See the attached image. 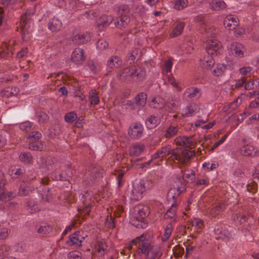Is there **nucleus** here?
Listing matches in <instances>:
<instances>
[{
  "label": "nucleus",
  "mask_w": 259,
  "mask_h": 259,
  "mask_svg": "<svg viewBox=\"0 0 259 259\" xmlns=\"http://www.w3.org/2000/svg\"><path fill=\"white\" fill-rule=\"evenodd\" d=\"M133 245L137 246L139 255L145 254L147 259H160L162 255L160 246L152 244L150 240L144 234L137 237L128 243L129 250L132 249Z\"/></svg>",
  "instance_id": "f257e3e1"
},
{
  "label": "nucleus",
  "mask_w": 259,
  "mask_h": 259,
  "mask_svg": "<svg viewBox=\"0 0 259 259\" xmlns=\"http://www.w3.org/2000/svg\"><path fill=\"white\" fill-rule=\"evenodd\" d=\"M194 153L187 149H171L169 145L160 148L157 151L152 155L153 159H166L171 161L185 164L187 162Z\"/></svg>",
  "instance_id": "f03ea898"
},
{
  "label": "nucleus",
  "mask_w": 259,
  "mask_h": 259,
  "mask_svg": "<svg viewBox=\"0 0 259 259\" xmlns=\"http://www.w3.org/2000/svg\"><path fill=\"white\" fill-rule=\"evenodd\" d=\"M149 211L147 206L137 205L134 208L133 219L132 224L137 228H144L147 227V223L145 219L149 214Z\"/></svg>",
  "instance_id": "7ed1b4c3"
},
{
  "label": "nucleus",
  "mask_w": 259,
  "mask_h": 259,
  "mask_svg": "<svg viewBox=\"0 0 259 259\" xmlns=\"http://www.w3.org/2000/svg\"><path fill=\"white\" fill-rule=\"evenodd\" d=\"M225 208L224 201L219 200L212 204L211 207L208 210L207 214L211 219H219Z\"/></svg>",
  "instance_id": "20e7f679"
},
{
  "label": "nucleus",
  "mask_w": 259,
  "mask_h": 259,
  "mask_svg": "<svg viewBox=\"0 0 259 259\" xmlns=\"http://www.w3.org/2000/svg\"><path fill=\"white\" fill-rule=\"evenodd\" d=\"M145 191V184L140 182L134 184L132 189L128 193H130V198L131 200L138 201L143 197Z\"/></svg>",
  "instance_id": "39448f33"
},
{
  "label": "nucleus",
  "mask_w": 259,
  "mask_h": 259,
  "mask_svg": "<svg viewBox=\"0 0 259 259\" xmlns=\"http://www.w3.org/2000/svg\"><path fill=\"white\" fill-rule=\"evenodd\" d=\"M30 19L27 14L22 15L21 17L19 26L21 29L22 38L24 41L28 40L30 38V33L28 30L30 25Z\"/></svg>",
  "instance_id": "423d86ee"
},
{
  "label": "nucleus",
  "mask_w": 259,
  "mask_h": 259,
  "mask_svg": "<svg viewBox=\"0 0 259 259\" xmlns=\"http://www.w3.org/2000/svg\"><path fill=\"white\" fill-rule=\"evenodd\" d=\"M144 128L139 122H136L131 125L128 129V134L132 139H139L143 134Z\"/></svg>",
  "instance_id": "0eeeda50"
},
{
  "label": "nucleus",
  "mask_w": 259,
  "mask_h": 259,
  "mask_svg": "<svg viewBox=\"0 0 259 259\" xmlns=\"http://www.w3.org/2000/svg\"><path fill=\"white\" fill-rule=\"evenodd\" d=\"M221 44L219 41L215 39L208 40L206 46V51L211 56L217 55L220 53Z\"/></svg>",
  "instance_id": "6e6552de"
},
{
  "label": "nucleus",
  "mask_w": 259,
  "mask_h": 259,
  "mask_svg": "<svg viewBox=\"0 0 259 259\" xmlns=\"http://www.w3.org/2000/svg\"><path fill=\"white\" fill-rule=\"evenodd\" d=\"M91 36L88 32H80L74 34L72 38V42L78 45L87 43L91 40Z\"/></svg>",
  "instance_id": "1a4fd4ad"
},
{
  "label": "nucleus",
  "mask_w": 259,
  "mask_h": 259,
  "mask_svg": "<svg viewBox=\"0 0 259 259\" xmlns=\"http://www.w3.org/2000/svg\"><path fill=\"white\" fill-rule=\"evenodd\" d=\"M231 52L233 55L236 57H244L246 53L245 47L240 43L236 42L232 43L230 47Z\"/></svg>",
  "instance_id": "9d476101"
},
{
  "label": "nucleus",
  "mask_w": 259,
  "mask_h": 259,
  "mask_svg": "<svg viewBox=\"0 0 259 259\" xmlns=\"http://www.w3.org/2000/svg\"><path fill=\"white\" fill-rule=\"evenodd\" d=\"M180 203V200H175L174 202H172L170 208L167 210L164 215V219H174L175 222L177 221L178 217H177V210L178 208Z\"/></svg>",
  "instance_id": "9b49d317"
},
{
  "label": "nucleus",
  "mask_w": 259,
  "mask_h": 259,
  "mask_svg": "<svg viewBox=\"0 0 259 259\" xmlns=\"http://www.w3.org/2000/svg\"><path fill=\"white\" fill-rule=\"evenodd\" d=\"M86 56L84 50L81 48H75L72 53L71 59L76 64H82L85 60Z\"/></svg>",
  "instance_id": "f8f14e48"
},
{
  "label": "nucleus",
  "mask_w": 259,
  "mask_h": 259,
  "mask_svg": "<svg viewBox=\"0 0 259 259\" xmlns=\"http://www.w3.org/2000/svg\"><path fill=\"white\" fill-rule=\"evenodd\" d=\"M177 145L185 148H193L195 147V142L192 137H178L175 139Z\"/></svg>",
  "instance_id": "ddd939ff"
},
{
  "label": "nucleus",
  "mask_w": 259,
  "mask_h": 259,
  "mask_svg": "<svg viewBox=\"0 0 259 259\" xmlns=\"http://www.w3.org/2000/svg\"><path fill=\"white\" fill-rule=\"evenodd\" d=\"M239 20L234 15H229L226 17L224 21V25L228 30H233L239 25Z\"/></svg>",
  "instance_id": "4468645a"
},
{
  "label": "nucleus",
  "mask_w": 259,
  "mask_h": 259,
  "mask_svg": "<svg viewBox=\"0 0 259 259\" xmlns=\"http://www.w3.org/2000/svg\"><path fill=\"white\" fill-rule=\"evenodd\" d=\"M200 90L195 87L187 89L183 94V98L188 101L198 99L200 96Z\"/></svg>",
  "instance_id": "2eb2a0df"
},
{
  "label": "nucleus",
  "mask_w": 259,
  "mask_h": 259,
  "mask_svg": "<svg viewBox=\"0 0 259 259\" xmlns=\"http://www.w3.org/2000/svg\"><path fill=\"white\" fill-rule=\"evenodd\" d=\"M122 61L117 56H112L107 62V69L108 72H111L114 68H118L121 66Z\"/></svg>",
  "instance_id": "dca6fc26"
},
{
  "label": "nucleus",
  "mask_w": 259,
  "mask_h": 259,
  "mask_svg": "<svg viewBox=\"0 0 259 259\" xmlns=\"http://www.w3.org/2000/svg\"><path fill=\"white\" fill-rule=\"evenodd\" d=\"M79 231L74 233L69 237V239L67 241V243L70 246H75L76 247H80L82 240H84V237H82L80 235Z\"/></svg>",
  "instance_id": "f3484780"
},
{
  "label": "nucleus",
  "mask_w": 259,
  "mask_h": 259,
  "mask_svg": "<svg viewBox=\"0 0 259 259\" xmlns=\"http://www.w3.org/2000/svg\"><path fill=\"white\" fill-rule=\"evenodd\" d=\"M250 215V214L244 208H242L236 213L234 217V220L237 223L242 224L248 221Z\"/></svg>",
  "instance_id": "a211bd4d"
},
{
  "label": "nucleus",
  "mask_w": 259,
  "mask_h": 259,
  "mask_svg": "<svg viewBox=\"0 0 259 259\" xmlns=\"http://www.w3.org/2000/svg\"><path fill=\"white\" fill-rule=\"evenodd\" d=\"M114 18L111 15H102L96 22V26L99 30L107 27L113 21Z\"/></svg>",
  "instance_id": "6ab92c4d"
},
{
  "label": "nucleus",
  "mask_w": 259,
  "mask_h": 259,
  "mask_svg": "<svg viewBox=\"0 0 259 259\" xmlns=\"http://www.w3.org/2000/svg\"><path fill=\"white\" fill-rule=\"evenodd\" d=\"M185 190L184 187H179L171 188L167 193V198L169 201L172 199V202L175 200H180L179 197L181 193Z\"/></svg>",
  "instance_id": "aec40b11"
},
{
  "label": "nucleus",
  "mask_w": 259,
  "mask_h": 259,
  "mask_svg": "<svg viewBox=\"0 0 259 259\" xmlns=\"http://www.w3.org/2000/svg\"><path fill=\"white\" fill-rule=\"evenodd\" d=\"M258 150L252 145H246L242 147L240 149L241 155L245 156L254 157L257 155Z\"/></svg>",
  "instance_id": "412c9836"
},
{
  "label": "nucleus",
  "mask_w": 259,
  "mask_h": 259,
  "mask_svg": "<svg viewBox=\"0 0 259 259\" xmlns=\"http://www.w3.org/2000/svg\"><path fill=\"white\" fill-rule=\"evenodd\" d=\"M117 78L121 81L133 79L132 68H125L121 70L117 75Z\"/></svg>",
  "instance_id": "4be33fe9"
},
{
  "label": "nucleus",
  "mask_w": 259,
  "mask_h": 259,
  "mask_svg": "<svg viewBox=\"0 0 259 259\" xmlns=\"http://www.w3.org/2000/svg\"><path fill=\"white\" fill-rule=\"evenodd\" d=\"M132 74H133V79L137 81L143 80L146 76L145 71L139 66L132 68Z\"/></svg>",
  "instance_id": "5701e85b"
},
{
  "label": "nucleus",
  "mask_w": 259,
  "mask_h": 259,
  "mask_svg": "<svg viewBox=\"0 0 259 259\" xmlns=\"http://www.w3.org/2000/svg\"><path fill=\"white\" fill-rule=\"evenodd\" d=\"M145 146L143 144L136 143L133 145L129 149V154L132 156H138L144 150Z\"/></svg>",
  "instance_id": "b1692460"
},
{
  "label": "nucleus",
  "mask_w": 259,
  "mask_h": 259,
  "mask_svg": "<svg viewBox=\"0 0 259 259\" xmlns=\"http://www.w3.org/2000/svg\"><path fill=\"white\" fill-rule=\"evenodd\" d=\"M37 163L40 168L46 170H51L53 168L54 161L53 159L50 157L47 158L40 157L39 160H38Z\"/></svg>",
  "instance_id": "393cba45"
},
{
  "label": "nucleus",
  "mask_w": 259,
  "mask_h": 259,
  "mask_svg": "<svg viewBox=\"0 0 259 259\" xmlns=\"http://www.w3.org/2000/svg\"><path fill=\"white\" fill-rule=\"evenodd\" d=\"M180 98L175 96H171L165 104V107L170 110L177 108L180 105Z\"/></svg>",
  "instance_id": "a878e982"
},
{
  "label": "nucleus",
  "mask_w": 259,
  "mask_h": 259,
  "mask_svg": "<svg viewBox=\"0 0 259 259\" xmlns=\"http://www.w3.org/2000/svg\"><path fill=\"white\" fill-rule=\"evenodd\" d=\"M165 105V102L162 98L160 97H156L152 99L150 102V106L151 107L159 109L164 107Z\"/></svg>",
  "instance_id": "bb28decb"
},
{
  "label": "nucleus",
  "mask_w": 259,
  "mask_h": 259,
  "mask_svg": "<svg viewBox=\"0 0 259 259\" xmlns=\"http://www.w3.org/2000/svg\"><path fill=\"white\" fill-rule=\"evenodd\" d=\"M130 18L128 15L119 16L115 22V25L118 28L125 27L130 22Z\"/></svg>",
  "instance_id": "cd10ccee"
},
{
  "label": "nucleus",
  "mask_w": 259,
  "mask_h": 259,
  "mask_svg": "<svg viewBox=\"0 0 259 259\" xmlns=\"http://www.w3.org/2000/svg\"><path fill=\"white\" fill-rule=\"evenodd\" d=\"M160 122V118L158 116H150L146 121V124L149 128H153Z\"/></svg>",
  "instance_id": "c85d7f7f"
},
{
  "label": "nucleus",
  "mask_w": 259,
  "mask_h": 259,
  "mask_svg": "<svg viewBox=\"0 0 259 259\" xmlns=\"http://www.w3.org/2000/svg\"><path fill=\"white\" fill-rule=\"evenodd\" d=\"M62 25V22L59 19L54 18L49 23V28L53 32H57L60 30Z\"/></svg>",
  "instance_id": "c756f323"
},
{
  "label": "nucleus",
  "mask_w": 259,
  "mask_h": 259,
  "mask_svg": "<svg viewBox=\"0 0 259 259\" xmlns=\"http://www.w3.org/2000/svg\"><path fill=\"white\" fill-rule=\"evenodd\" d=\"M24 172V169L19 166H14L9 170V174L12 178L16 179L19 177Z\"/></svg>",
  "instance_id": "7c9ffc66"
},
{
  "label": "nucleus",
  "mask_w": 259,
  "mask_h": 259,
  "mask_svg": "<svg viewBox=\"0 0 259 259\" xmlns=\"http://www.w3.org/2000/svg\"><path fill=\"white\" fill-rule=\"evenodd\" d=\"M147 96L146 94L141 92L138 94L135 97L136 104L139 106V108L143 107L147 101Z\"/></svg>",
  "instance_id": "2f4dec72"
},
{
  "label": "nucleus",
  "mask_w": 259,
  "mask_h": 259,
  "mask_svg": "<svg viewBox=\"0 0 259 259\" xmlns=\"http://www.w3.org/2000/svg\"><path fill=\"white\" fill-rule=\"evenodd\" d=\"M179 130L178 126L170 125L167 128L164 137L167 139L171 138L178 134Z\"/></svg>",
  "instance_id": "473e14b6"
},
{
  "label": "nucleus",
  "mask_w": 259,
  "mask_h": 259,
  "mask_svg": "<svg viewBox=\"0 0 259 259\" xmlns=\"http://www.w3.org/2000/svg\"><path fill=\"white\" fill-rule=\"evenodd\" d=\"M183 178L188 183H192L195 178L194 171L191 169L185 170L183 172Z\"/></svg>",
  "instance_id": "72a5a7b5"
},
{
  "label": "nucleus",
  "mask_w": 259,
  "mask_h": 259,
  "mask_svg": "<svg viewBox=\"0 0 259 259\" xmlns=\"http://www.w3.org/2000/svg\"><path fill=\"white\" fill-rule=\"evenodd\" d=\"M210 8L214 11H220L226 7V4L224 1H213L210 3Z\"/></svg>",
  "instance_id": "f704fd0d"
},
{
  "label": "nucleus",
  "mask_w": 259,
  "mask_h": 259,
  "mask_svg": "<svg viewBox=\"0 0 259 259\" xmlns=\"http://www.w3.org/2000/svg\"><path fill=\"white\" fill-rule=\"evenodd\" d=\"M185 26V23L183 22H179L174 28L172 32L170 34L171 37H175L179 36L182 32Z\"/></svg>",
  "instance_id": "c9c22d12"
},
{
  "label": "nucleus",
  "mask_w": 259,
  "mask_h": 259,
  "mask_svg": "<svg viewBox=\"0 0 259 259\" xmlns=\"http://www.w3.org/2000/svg\"><path fill=\"white\" fill-rule=\"evenodd\" d=\"M197 110L195 104H190L183 109L182 115L184 117L191 116Z\"/></svg>",
  "instance_id": "e433bc0d"
},
{
  "label": "nucleus",
  "mask_w": 259,
  "mask_h": 259,
  "mask_svg": "<svg viewBox=\"0 0 259 259\" xmlns=\"http://www.w3.org/2000/svg\"><path fill=\"white\" fill-rule=\"evenodd\" d=\"M188 0H174V8L177 10H181L188 6Z\"/></svg>",
  "instance_id": "4c0bfd02"
},
{
  "label": "nucleus",
  "mask_w": 259,
  "mask_h": 259,
  "mask_svg": "<svg viewBox=\"0 0 259 259\" xmlns=\"http://www.w3.org/2000/svg\"><path fill=\"white\" fill-rule=\"evenodd\" d=\"M91 207L90 203H88L87 201L85 202V201L83 200L82 206H80L78 208V210L80 212L81 214H84V215H88L91 210Z\"/></svg>",
  "instance_id": "58836bf2"
},
{
  "label": "nucleus",
  "mask_w": 259,
  "mask_h": 259,
  "mask_svg": "<svg viewBox=\"0 0 259 259\" xmlns=\"http://www.w3.org/2000/svg\"><path fill=\"white\" fill-rule=\"evenodd\" d=\"M172 231V226L171 224H168L164 228L163 235L161 236V240L165 242L170 237Z\"/></svg>",
  "instance_id": "ea45409f"
},
{
  "label": "nucleus",
  "mask_w": 259,
  "mask_h": 259,
  "mask_svg": "<svg viewBox=\"0 0 259 259\" xmlns=\"http://www.w3.org/2000/svg\"><path fill=\"white\" fill-rule=\"evenodd\" d=\"M89 98L91 104L92 105H97L99 102V98L98 94L95 90H92L89 92Z\"/></svg>",
  "instance_id": "a19ab883"
},
{
  "label": "nucleus",
  "mask_w": 259,
  "mask_h": 259,
  "mask_svg": "<svg viewBox=\"0 0 259 259\" xmlns=\"http://www.w3.org/2000/svg\"><path fill=\"white\" fill-rule=\"evenodd\" d=\"M29 148L32 150H41L43 148V144L41 142L31 141L29 142Z\"/></svg>",
  "instance_id": "79ce46f5"
},
{
  "label": "nucleus",
  "mask_w": 259,
  "mask_h": 259,
  "mask_svg": "<svg viewBox=\"0 0 259 259\" xmlns=\"http://www.w3.org/2000/svg\"><path fill=\"white\" fill-rule=\"evenodd\" d=\"M217 31L215 27L213 26H206L205 28L204 35L207 37L212 38L214 37Z\"/></svg>",
  "instance_id": "37998d69"
},
{
  "label": "nucleus",
  "mask_w": 259,
  "mask_h": 259,
  "mask_svg": "<svg viewBox=\"0 0 259 259\" xmlns=\"http://www.w3.org/2000/svg\"><path fill=\"white\" fill-rule=\"evenodd\" d=\"M226 70V66L224 64H219L217 65L213 70L212 73L214 75L219 76L222 75Z\"/></svg>",
  "instance_id": "c03bdc74"
},
{
  "label": "nucleus",
  "mask_w": 259,
  "mask_h": 259,
  "mask_svg": "<svg viewBox=\"0 0 259 259\" xmlns=\"http://www.w3.org/2000/svg\"><path fill=\"white\" fill-rule=\"evenodd\" d=\"M34 190L33 187L29 186L22 187L20 186L18 191V195L21 196H26L29 194Z\"/></svg>",
  "instance_id": "a18cd8bd"
},
{
  "label": "nucleus",
  "mask_w": 259,
  "mask_h": 259,
  "mask_svg": "<svg viewBox=\"0 0 259 259\" xmlns=\"http://www.w3.org/2000/svg\"><path fill=\"white\" fill-rule=\"evenodd\" d=\"M19 159L21 161L24 163H30L32 160V157L30 153L24 152L20 154Z\"/></svg>",
  "instance_id": "49530a36"
},
{
  "label": "nucleus",
  "mask_w": 259,
  "mask_h": 259,
  "mask_svg": "<svg viewBox=\"0 0 259 259\" xmlns=\"http://www.w3.org/2000/svg\"><path fill=\"white\" fill-rule=\"evenodd\" d=\"M259 85V78H256L248 82L245 84L244 88L246 90H251L257 88Z\"/></svg>",
  "instance_id": "de8ad7c7"
},
{
  "label": "nucleus",
  "mask_w": 259,
  "mask_h": 259,
  "mask_svg": "<svg viewBox=\"0 0 259 259\" xmlns=\"http://www.w3.org/2000/svg\"><path fill=\"white\" fill-rule=\"evenodd\" d=\"M77 118V114L74 112H70L64 116V120L68 123H72Z\"/></svg>",
  "instance_id": "09e8293b"
},
{
  "label": "nucleus",
  "mask_w": 259,
  "mask_h": 259,
  "mask_svg": "<svg viewBox=\"0 0 259 259\" xmlns=\"http://www.w3.org/2000/svg\"><path fill=\"white\" fill-rule=\"evenodd\" d=\"M37 121L40 123H44L49 119L48 115L44 112H37L36 113Z\"/></svg>",
  "instance_id": "8fccbe9b"
},
{
  "label": "nucleus",
  "mask_w": 259,
  "mask_h": 259,
  "mask_svg": "<svg viewBox=\"0 0 259 259\" xmlns=\"http://www.w3.org/2000/svg\"><path fill=\"white\" fill-rule=\"evenodd\" d=\"M242 102L241 98L238 97L232 103L228 104V109L230 111H234L236 110L239 106L241 104Z\"/></svg>",
  "instance_id": "3c124183"
},
{
  "label": "nucleus",
  "mask_w": 259,
  "mask_h": 259,
  "mask_svg": "<svg viewBox=\"0 0 259 259\" xmlns=\"http://www.w3.org/2000/svg\"><path fill=\"white\" fill-rule=\"evenodd\" d=\"M97 243V251L101 254H104L107 248L106 242L104 241H98Z\"/></svg>",
  "instance_id": "603ef678"
},
{
  "label": "nucleus",
  "mask_w": 259,
  "mask_h": 259,
  "mask_svg": "<svg viewBox=\"0 0 259 259\" xmlns=\"http://www.w3.org/2000/svg\"><path fill=\"white\" fill-rule=\"evenodd\" d=\"M130 11V8L127 5H121L118 8V14L119 16L128 15Z\"/></svg>",
  "instance_id": "864d4df0"
},
{
  "label": "nucleus",
  "mask_w": 259,
  "mask_h": 259,
  "mask_svg": "<svg viewBox=\"0 0 259 259\" xmlns=\"http://www.w3.org/2000/svg\"><path fill=\"white\" fill-rule=\"evenodd\" d=\"M101 170L97 167H95L91 170L90 177L91 181L95 180L96 178L101 176Z\"/></svg>",
  "instance_id": "5fc2aeb1"
},
{
  "label": "nucleus",
  "mask_w": 259,
  "mask_h": 259,
  "mask_svg": "<svg viewBox=\"0 0 259 259\" xmlns=\"http://www.w3.org/2000/svg\"><path fill=\"white\" fill-rule=\"evenodd\" d=\"M192 226H195L198 229H202L204 226L203 221L198 218H194L190 222Z\"/></svg>",
  "instance_id": "6e6d98bb"
},
{
  "label": "nucleus",
  "mask_w": 259,
  "mask_h": 259,
  "mask_svg": "<svg viewBox=\"0 0 259 259\" xmlns=\"http://www.w3.org/2000/svg\"><path fill=\"white\" fill-rule=\"evenodd\" d=\"M52 231V227L49 225L41 226L37 229V232L41 235L50 233Z\"/></svg>",
  "instance_id": "4d7b16f0"
},
{
  "label": "nucleus",
  "mask_w": 259,
  "mask_h": 259,
  "mask_svg": "<svg viewBox=\"0 0 259 259\" xmlns=\"http://www.w3.org/2000/svg\"><path fill=\"white\" fill-rule=\"evenodd\" d=\"M168 81L174 88L176 89L177 92L181 91L182 89V87L179 85V82L176 81L173 76L169 77Z\"/></svg>",
  "instance_id": "13d9d810"
},
{
  "label": "nucleus",
  "mask_w": 259,
  "mask_h": 259,
  "mask_svg": "<svg viewBox=\"0 0 259 259\" xmlns=\"http://www.w3.org/2000/svg\"><path fill=\"white\" fill-rule=\"evenodd\" d=\"M32 124L30 122L25 121L19 124L20 128L26 132H29L32 129Z\"/></svg>",
  "instance_id": "bf43d9fd"
},
{
  "label": "nucleus",
  "mask_w": 259,
  "mask_h": 259,
  "mask_svg": "<svg viewBox=\"0 0 259 259\" xmlns=\"http://www.w3.org/2000/svg\"><path fill=\"white\" fill-rule=\"evenodd\" d=\"M81 253L75 250L70 251L67 255L68 259H81Z\"/></svg>",
  "instance_id": "052dcab7"
},
{
  "label": "nucleus",
  "mask_w": 259,
  "mask_h": 259,
  "mask_svg": "<svg viewBox=\"0 0 259 259\" xmlns=\"http://www.w3.org/2000/svg\"><path fill=\"white\" fill-rule=\"evenodd\" d=\"M97 48L100 50H104L108 46V43L104 39H99L96 44Z\"/></svg>",
  "instance_id": "680f3d73"
},
{
  "label": "nucleus",
  "mask_w": 259,
  "mask_h": 259,
  "mask_svg": "<svg viewBox=\"0 0 259 259\" xmlns=\"http://www.w3.org/2000/svg\"><path fill=\"white\" fill-rule=\"evenodd\" d=\"M70 177V176L67 175L66 172H62L59 174H56L53 178L57 181H66Z\"/></svg>",
  "instance_id": "e2e57ef3"
},
{
  "label": "nucleus",
  "mask_w": 259,
  "mask_h": 259,
  "mask_svg": "<svg viewBox=\"0 0 259 259\" xmlns=\"http://www.w3.org/2000/svg\"><path fill=\"white\" fill-rule=\"evenodd\" d=\"M7 133L6 131H1L0 132V148L3 147L7 143Z\"/></svg>",
  "instance_id": "0e129e2a"
},
{
  "label": "nucleus",
  "mask_w": 259,
  "mask_h": 259,
  "mask_svg": "<svg viewBox=\"0 0 259 259\" xmlns=\"http://www.w3.org/2000/svg\"><path fill=\"white\" fill-rule=\"evenodd\" d=\"M41 137V134L38 132H32L28 138L29 142L36 141Z\"/></svg>",
  "instance_id": "69168bd1"
},
{
  "label": "nucleus",
  "mask_w": 259,
  "mask_h": 259,
  "mask_svg": "<svg viewBox=\"0 0 259 259\" xmlns=\"http://www.w3.org/2000/svg\"><path fill=\"white\" fill-rule=\"evenodd\" d=\"M0 190H2L3 192V194L5 196L6 198V201L10 200L13 198L15 197L16 194L14 192H10L7 194H6L5 193V190L4 189V188H0Z\"/></svg>",
  "instance_id": "338daca9"
},
{
  "label": "nucleus",
  "mask_w": 259,
  "mask_h": 259,
  "mask_svg": "<svg viewBox=\"0 0 259 259\" xmlns=\"http://www.w3.org/2000/svg\"><path fill=\"white\" fill-rule=\"evenodd\" d=\"M9 235L8 229L7 228L0 227V239H6Z\"/></svg>",
  "instance_id": "774afa93"
}]
</instances>
